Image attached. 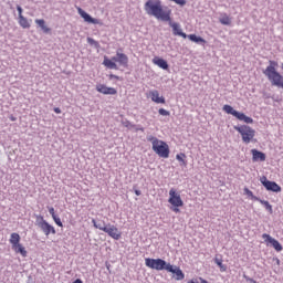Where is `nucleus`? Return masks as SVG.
Instances as JSON below:
<instances>
[{
    "label": "nucleus",
    "instance_id": "1",
    "mask_svg": "<svg viewBox=\"0 0 283 283\" xmlns=\"http://www.w3.org/2000/svg\"><path fill=\"white\" fill-rule=\"evenodd\" d=\"M144 10L149 17H155L158 21H171V9H164L163 1L147 0Z\"/></svg>",
    "mask_w": 283,
    "mask_h": 283
},
{
    "label": "nucleus",
    "instance_id": "2",
    "mask_svg": "<svg viewBox=\"0 0 283 283\" xmlns=\"http://www.w3.org/2000/svg\"><path fill=\"white\" fill-rule=\"evenodd\" d=\"M275 67H277V62L270 60L269 65L263 71V74L268 77L271 85H274V87H282L283 90V76Z\"/></svg>",
    "mask_w": 283,
    "mask_h": 283
},
{
    "label": "nucleus",
    "instance_id": "3",
    "mask_svg": "<svg viewBox=\"0 0 283 283\" xmlns=\"http://www.w3.org/2000/svg\"><path fill=\"white\" fill-rule=\"evenodd\" d=\"M148 143L153 145V151L159 156V158H169V145L154 135L147 136Z\"/></svg>",
    "mask_w": 283,
    "mask_h": 283
},
{
    "label": "nucleus",
    "instance_id": "4",
    "mask_svg": "<svg viewBox=\"0 0 283 283\" xmlns=\"http://www.w3.org/2000/svg\"><path fill=\"white\" fill-rule=\"evenodd\" d=\"M233 129L241 135L242 142L245 143V145H249V143L255 138V129L249 125L233 126Z\"/></svg>",
    "mask_w": 283,
    "mask_h": 283
},
{
    "label": "nucleus",
    "instance_id": "5",
    "mask_svg": "<svg viewBox=\"0 0 283 283\" xmlns=\"http://www.w3.org/2000/svg\"><path fill=\"white\" fill-rule=\"evenodd\" d=\"M35 224L44 233V235H56V229L53 228L41 214L35 216Z\"/></svg>",
    "mask_w": 283,
    "mask_h": 283
},
{
    "label": "nucleus",
    "instance_id": "6",
    "mask_svg": "<svg viewBox=\"0 0 283 283\" xmlns=\"http://www.w3.org/2000/svg\"><path fill=\"white\" fill-rule=\"evenodd\" d=\"M145 264L148 269H153L155 271H168V266H170L171 263H168L163 259L146 258Z\"/></svg>",
    "mask_w": 283,
    "mask_h": 283
},
{
    "label": "nucleus",
    "instance_id": "7",
    "mask_svg": "<svg viewBox=\"0 0 283 283\" xmlns=\"http://www.w3.org/2000/svg\"><path fill=\"white\" fill-rule=\"evenodd\" d=\"M222 109L223 112H226V114H230L231 116H234V118H237L238 120H242L247 125H253V119L251 117L247 116L244 113H240L235 111L233 106L226 104L223 105Z\"/></svg>",
    "mask_w": 283,
    "mask_h": 283
},
{
    "label": "nucleus",
    "instance_id": "8",
    "mask_svg": "<svg viewBox=\"0 0 283 283\" xmlns=\"http://www.w3.org/2000/svg\"><path fill=\"white\" fill-rule=\"evenodd\" d=\"M260 182L266 191H272L273 193H280L282 191V187L277 182L269 180L266 176L261 177Z\"/></svg>",
    "mask_w": 283,
    "mask_h": 283
},
{
    "label": "nucleus",
    "instance_id": "9",
    "mask_svg": "<svg viewBox=\"0 0 283 283\" xmlns=\"http://www.w3.org/2000/svg\"><path fill=\"white\" fill-rule=\"evenodd\" d=\"M169 205H172V207H185V201H182V198L178 192H176V189L171 188L169 190Z\"/></svg>",
    "mask_w": 283,
    "mask_h": 283
},
{
    "label": "nucleus",
    "instance_id": "10",
    "mask_svg": "<svg viewBox=\"0 0 283 283\" xmlns=\"http://www.w3.org/2000/svg\"><path fill=\"white\" fill-rule=\"evenodd\" d=\"M262 239L264 240V242H266L268 247H273V249H275L277 252L282 251V243H280L277 239H274L273 237L266 233L262 234Z\"/></svg>",
    "mask_w": 283,
    "mask_h": 283
},
{
    "label": "nucleus",
    "instance_id": "11",
    "mask_svg": "<svg viewBox=\"0 0 283 283\" xmlns=\"http://www.w3.org/2000/svg\"><path fill=\"white\" fill-rule=\"evenodd\" d=\"M77 12H78L80 17H82V19H84V21L86 23H92L93 25H98V23H101V21L98 19L93 18L92 15H90V13H87L82 8H77Z\"/></svg>",
    "mask_w": 283,
    "mask_h": 283
},
{
    "label": "nucleus",
    "instance_id": "12",
    "mask_svg": "<svg viewBox=\"0 0 283 283\" xmlns=\"http://www.w3.org/2000/svg\"><path fill=\"white\" fill-rule=\"evenodd\" d=\"M168 273H172L175 275V280L178 282L185 280V272L176 265L170 264L167 270Z\"/></svg>",
    "mask_w": 283,
    "mask_h": 283
},
{
    "label": "nucleus",
    "instance_id": "13",
    "mask_svg": "<svg viewBox=\"0 0 283 283\" xmlns=\"http://www.w3.org/2000/svg\"><path fill=\"white\" fill-rule=\"evenodd\" d=\"M104 233H107L109 238H113V240H120V231H118V228L112 224H107V228L104 229Z\"/></svg>",
    "mask_w": 283,
    "mask_h": 283
},
{
    "label": "nucleus",
    "instance_id": "14",
    "mask_svg": "<svg viewBox=\"0 0 283 283\" xmlns=\"http://www.w3.org/2000/svg\"><path fill=\"white\" fill-rule=\"evenodd\" d=\"M96 91L99 92V94H105V95H109V96H115V94H118V91H116V88L109 87L104 84H98L96 86Z\"/></svg>",
    "mask_w": 283,
    "mask_h": 283
},
{
    "label": "nucleus",
    "instance_id": "15",
    "mask_svg": "<svg viewBox=\"0 0 283 283\" xmlns=\"http://www.w3.org/2000/svg\"><path fill=\"white\" fill-rule=\"evenodd\" d=\"M165 23L169 22L170 28H172V34H175V36H182V39H187V33L182 32V29H180V24L176 23V22H171V18L170 21H164Z\"/></svg>",
    "mask_w": 283,
    "mask_h": 283
},
{
    "label": "nucleus",
    "instance_id": "16",
    "mask_svg": "<svg viewBox=\"0 0 283 283\" xmlns=\"http://www.w3.org/2000/svg\"><path fill=\"white\" fill-rule=\"evenodd\" d=\"M122 52L123 49H117V63H119L122 67H127L129 65V57Z\"/></svg>",
    "mask_w": 283,
    "mask_h": 283
},
{
    "label": "nucleus",
    "instance_id": "17",
    "mask_svg": "<svg viewBox=\"0 0 283 283\" xmlns=\"http://www.w3.org/2000/svg\"><path fill=\"white\" fill-rule=\"evenodd\" d=\"M251 154H252L253 163H258V160H260L261 163H264V160H266V154H264L263 151H260L258 149H252Z\"/></svg>",
    "mask_w": 283,
    "mask_h": 283
},
{
    "label": "nucleus",
    "instance_id": "18",
    "mask_svg": "<svg viewBox=\"0 0 283 283\" xmlns=\"http://www.w3.org/2000/svg\"><path fill=\"white\" fill-rule=\"evenodd\" d=\"M153 63L154 65H157L161 70H169V63L167 62V60L163 57H158V56L154 57Z\"/></svg>",
    "mask_w": 283,
    "mask_h": 283
},
{
    "label": "nucleus",
    "instance_id": "19",
    "mask_svg": "<svg viewBox=\"0 0 283 283\" xmlns=\"http://www.w3.org/2000/svg\"><path fill=\"white\" fill-rule=\"evenodd\" d=\"M149 96L151 98V101L154 103H157V104H163L165 105L166 101H165V97L160 96V94L158 93V91H151L149 93Z\"/></svg>",
    "mask_w": 283,
    "mask_h": 283
},
{
    "label": "nucleus",
    "instance_id": "20",
    "mask_svg": "<svg viewBox=\"0 0 283 283\" xmlns=\"http://www.w3.org/2000/svg\"><path fill=\"white\" fill-rule=\"evenodd\" d=\"M11 249L12 251H14V253H20L22 258H28V251L21 243H18L17 245L11 247Z\"/></svg>",
    "mask_w": 283,
    "mask_h": 283
},
{
    "label": "nucleus",
    "instance_id": "21",
    "mask_svg": "<svg viewBox=\"0 0 283 283\" xmlns=\"http://www.w3.org/2000/svg\"><path fill=\"white\" fill-rule=\"evenodd\" d=\"M103 65H105V67H107L108 70H118V64H116L107 56H104Z\"/></svg>",
    "mask_w": 283,
    "mask_h": 283
},
{
    "label": "nucleus",
    "instance_id": "22",
    "mask_svg": "<svg viewBox=\"0 0 283 283\" xmlns=\"http://www.w3.org/2000/svg\"><path fill=\"white\" fill-rule=\"evenodd\" d=\"M9 242L11 247H17V244H21V235H19V233L17 232L11 233Z\"/></svg>",
    "mask_w": 283,
    "mask_h": 283
},
{
    "label": "nucleus",
    "instance_id": "23",
    "mask_svg": "<svg viewBox=\"0 0 283 283\" xmlns=\"http://www.w3.org/2000/svg\"><path fill=\"white\" fill-rule=\"evenodd\" d=\"M187 36H188L189 41H192V43H198V44L207 43V41L200 35L189 34Z\"/></svg>",
    "mask_w": 283,
    "mask_h": 283
},
{
    "label": "nucleus",
    "instance_id": "24",
    "mask_svg": "<svg viewBox=\"0 0 283 283\" xmlns=\"http://www.w3.org/2000/svg\"><path fill=\"white\" fill-rule=\"evenodd\" d=\"M213 262L214 264H217V266H219L221 273H224V271H227V265L222 263V258L216 255Z\"/></svg>",
    "mask_w": 283,
    "mask_h": 283
},
{
    "label": "nucleus",
    "instance_id": "25",
    "mask_svg": "<svg viewBox=\"0 0 283 283\" xmlns=\"http://www.w3.org/2000/svg\"><path fill=\"white\" fill-rule=\"evenodd\" d=\"M19 24L21 25V28H23L24 30H29L30 28V21H28V18L20 15L19 18Z\"/></svg>",
    "mask_w": 283,
    "mask_h": 283
},
{
    "label": "nucleus",
    "instance_id": "26",
    "mask_svg": "<svg viewBox=\"0 0 283 283\" xmlns=\"http://www.w3.org/2000/svg\"><path fill=\"white\" fill-rule=\"evenodd\" d=\"M93 227L95 229H99V231H105L107 229V224H105V221L96 222V219L92 220Z\"/></svg>",
    "mask_w": 283,
    "mask_h": 283
},
{
    "label": "nucleus",
    "instance_id": "27",
    "mask_svg": "<svg viewBox=\"0 0 283 283\" xmlns=\"http://www.w3.org/2000/svg\"><path fill=\"white\" fill-rule=\"evenodd\" d=\"M35 23H36V25H39V27L41 28V30H43V32H45V33L50 32V28H48V27L45 25V20H43V19H36V20H35Z\"/></svg>",
    "mask_w": 283,
    "mask_h": 283
},
{
    "label": "nucleus",
    "instance_id": "28",
    "mask_svg": "<svg viewBox=\"0 0 283 283\" xmlns=\"http://www.w3.org/2000/svg\"><path fill=\"white\" fill-rule=\"evenodd\" d=\"M256 202H260L261 205H263V207H265V209L270 212L273 213V206H271V203L266 200L260 199L256 200Z\"/></svg>",
    "mask_w": 283,
    "mask_h": 283
},
{
    "label": "nucleus",
    "instance_id": "29",
    "mask_svg": "<svg viewBox=\"0 0 283 283\" xmlns=\"http://www.w3.org/2000/svg\"><path fill=\"white\" fill-rule=\"evenodd\" d=\"M243 192H244L245 196H248L249 198H251V200H254V201H256V202H258V200H260V198L256 197V196H254V195H253V191H251L249 188H244V189H243Z\"/></svg>",
    "mask_w": 283,
    "mask_h": 283
},
{
    "label": "nucleus",
    "instance_id": "30",
    "mask_svg": "<svg viewBox=\"0 0 283 283\" xmlns=\"http://www.w3.org/2000/svg\"><path fill=\"white\" fill-rule=\"evenodd\" d=\"M220 23L222 25H231V18H229V15L223 14L220 19H219Z\"/></svg>",
    "mask_w": 283,
    "mask_h": 283
},
{
    "label": "nucleus",
    "instance_id": "31",
    "mask_svg": "<svg viewBox=\"0 0 283 283\" xmlns=\"http://www.w3.org/2000/svg\"><path fill=\"white\" fill-rule=\"evenodd\" d=\"M185 158H187V155H185V153H180V154L176 155V159L179 163H182V165H187V161L185 160Z\"/></svg>",
    "mask_w": 283,
    "mask_h": 283
},
{
    "label": "nucleus",
    "instance_id": "32",
    "mask_svg": "<svg viewBox=\"0 0 283 283\" xmlns=\"http://www.w3.org/2000/svg\"><path fill=\"white\" fill-rule=\"evenodd\" d=\"M87 43L90 45H94V48H98V42L94 40L93 38H87Z\"/></svg>",
    "mask_w": 283,
    "mask_h": 283
},
{
    "label": "nucleus",
    "instance_id": "33",
    "mask_svg": "<svg viewBox=\"0 0 283 283\" xmlns=\"http://www.w3.org/2000/svg\"><path fill=\"white\" fill-rule=\"evenodd\" d=\"M174 1V3H177V6H180L181 8L187 6V0H170Z\"/></svg>",
    "mask_w": 283,
    "mask_h": 283
},
{
    "label": "nucleus",
    "instance_id": "34",
    "mask_svg": "<svg viewBox=\"0 0 283 283\" xmlns=\"http://www.w3.org/2000/svg\"><path fill=\"white\" fill-rule=\"evenodd\" d=\"M158 114L160 116H169L170 113H169V111H167L165 108H159Z\"/></svg>",
    "mask_w": 283,
    "mask_h": 283
},
{
    "label": "nucleus",
    "instance_id": "35",
    "mask_svg": "<svg viewBox=\"0 0 283 283\" xmlns=\"http://www.w3.org/2000/svg\"><path fill=\"white\" fill-rule=\"evenodd\" d=\"M53 220L57 227H63V222L61 221V218L59 216L53 217Z\"/></svg>",
    "mask_w": 283,
    "mask_h": 283
},
{
    "label": "nucleus",
    "instance_id": "36",
    "mask_svg": "<svg viewBox=\"0 0 283 283\" xmlns=\"http://www.w3.org/2000/svg\"><path fill=\"white\" fill-rule=\"evenodd\" d=\"M124 126H125V127H129L130 129H133V127H136V124H132V122L126 120V122L124 123Z\"/></svg>",
    "mask_w": 283,
    "mask_h": 283
},
{
    "label": "nucleus",
    "instance_id": "37",
    "mask_svg": "<svg viewBox=\"0 0 283 283\" xmlns=\"http://www.w3.org/2000/svg\"><path fill=\"white\" fill-rule=\"evenodd\" d=\"M244 280L250 283H258V281L253 280L252 277L248 276L247 274L243 275Z\"/></svg>",
    "mask_w": 283,
    "mask_h": 283
},
{
    "label": "nucleus",
    "instance_id": "38",
    "mask_svg": "<svg viewBox=\"0 0 283 283\" xmlns=\"http://www.w3.org/2000/svg\"><path fill=\"white\" fill-rule=\"evenodd\" d=\"M17 11H18V14H19V18L20 17H23V8H21V6H17Z\"/></svg>",
    "mask_w": 283,
    "mask_h": 283
},
{
    "label": "nucleus",
    "instance_id": "39",
    "mask_svg": "<svg viewBox=\"0 0 283 283\" xmlns=\"http://www.w3.org/2000/svg\"><path fill=\"white\" fill-rule=\"evenodd\" d=\"M49 213H50V216H52V218H55V217H56V212L54 211V208H53V207H50V208H49Z\"/></svg>",
    "mask_w": 283,
    "mask_h": 283
},
{
    "label": "nucleus",
    "instance_id": "40",
    "mask_svg": "<svg viewBox=\"0 0 283 283\" xmlns=\"http://www.w3.org/2000/svg\"><path fill=\"white\" fill-rule=\"evenodd\" d=\"M113 63H118V51H116V54L111 59Z\"/></svg>",
    "mask_w": 283,
    "mask_h": 283
},
{
    "label": "nucleus",
    "instance_id": "41",
    "mask_svg": "<svg viewBox=\"0 0 283 283\" xmlns=\"http://www.w3.org/2000/svg\"><path fill=\"white\" fill-rule=\"evenodd\" d=\"M171 211H174L175 213H180V208L179 207H176V206H172L170 207Z\"/></svg>",
    "mask_w": 283,
    "mask_h": 283
},
{
    "label": "nucleus",
    "instance_id": "42",
    "mask_svg": "<svg viewBox=\"0 0 283 283\" xmlns=\"http://www.w3.org/2000/svg\"><path fill=\"white\" fill-rule=\"evenodd\" d=\"M116 80V81H120V77L118 76V75H115V74H111L109 75V81H112V80Z\"/></svg>",
    "mask_w": 283,
    "mask_h": 283
},
{
    "label": "nucleus",
    "instance_id": "43",
    "mask_svg": "<svg viewBox=\"0 0 283 283\" xmlns=\"http://www.w3.org/2000/svg\"><path fill=\"white\" fill-rule=\"evenodd\" d=\"M133 129H135V132H145V128L140 126L133 127Z\"/></svg>",
    "mask_w": 283,
    "mask_h": 283
},
{
    "label": "nucleus",
    "instance_id": "44",
    "mask_svg": "<svg viewBox=\"0 0 283 283\" xmlns=\"http://www.w3.org/2000/svg\"><path fill=\"white\" fill-rule=\"evenodd\" d=\"M135 195L143 196V192L140 190H138V189H135Z\"/></svg>",
    "mask_w": 283,
    "mask_h": 283
},
{
    "label": "nucleus",
    "instance_id": "45",
    "mask_svg": "<svg viewBox=\"0 0 283 283\" xmlns=\"http://www.w3.org/2000/svg\"><path fill=\"white\" fill-rule=\"evenodd\" d=\"M27 283H34V281H32V275L28 276V282Z\"/></svg>",
    "mask_w": 283,
    "mask_h": 283
},
{
    "label": "nucleus",
    "instance_id": "46",
    "mask_svg": "<svg viewBox=\"0 0 283 283\" xmlns=\"http://www.w3.org/2000/svg\"><path fill=\"white\" fill-rule=\"evenodd\" d=\"M54 112H55V114H61V108L55 107V108H54Z\"/></svg>",
    "mask_w": 283,
    "mask_h": 283
},
{
    "label": "nucleus",
    "instance_id": "47",
    "mask_svg": "<svg viewBox=\"0 0 283 283\" xmlns=\"http://www.w3.org/2000/svg\"><path fill=\"white\" fill-rule=\"evenodd\" d=\"M72 283H83V281L81 279H76L75 281H73Z\"/></svg>",
    "mask_w": 283,
    "mask_h": 283
},
{
    "label": "nucleus",
    "instance_id": "48",
    "mask_svg": "<svg viewBox=\"0 0 283 283\" xmlns=\"http://www.w3.org/2000/svg\"><path fill=\"white\" fill-rule=\"evenodd\" d=\"M201 283H209V281L205 280V279H200Z\"/></svg>",
    "mask_w": 283,
    "mask_h": 283
},
{
    "label": "nucleus",
    "instance_id": "49",
    "mask_svg": "<svg viewBox=\"0 0 283 283\" xmlns=\"http://www.w3.org/2000/svg\"><path fill=\"white\" fill-rule=\"evenodd\" d=\"M276 264H280V259H276Z\"/></svg>",
    "mask_w": 283,
    "mask_h": 283
},
{
    "label": "nucleus",
    "instance_id": "50",
    "mask_svg": "<svg viewBox=\"0 0 283 283\" xmlns=\"http://www.w3.org/2000/svg\"><path fill=\"white\" fill-rule=\"evenodd\" d=\"M11 120H17V118H14V117H11Z\"/></svg>",
    "mask_w": 283,
    "mask_h": 283
},
{
    "label": "nucleus",
    "instance_id": "51",
    "mask_svg": "<svg viewBox=\"0 0 283 283\" xmlns=\"http://www.w3.org/2000/svg\"><path fill=\"white\" fill-rule=\"evenodd\" d=\"M281 67H282V70H283V63H282V66H281Z\"/></svg>",
    "mask_w": 283,
    "mask_h": 283
}]
</instances>
